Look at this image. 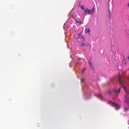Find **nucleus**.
I'll return each instance as SVG.
<instances>
[{"label":"nucleus","mask_w":129,"mask_h":129,"mask_svg":"<svg viewBox=\"0 0 129 129\" xmlns=\"http://www.w3.org/2000/svg\"><path fill=\"white\" fill-rule=\"evenodd\" d=\"M119 81L120 84L124 89L126 93L128 94H129V90H128L126 89V87L124 86L123 82L121 80V77L119 75Z\"/></svg>","instance_id":"nucleus-1"},{"label":"nucleus","mask_w":129,"mask_h":129,"mask_svg":"<svg viewBox=\"0 0 129 129\" xmlns=\"http://www.w3.org/2000/svg\"><path fill=\"white\" fill-rule=\"evenodd\" d=\"M77 39L79 42L80 43H82L81 45V47L85 45V43H83L85 39L82 36H79V37L77 38Z\"/></svg>","instance_id":"nucleus-2"},{"label":"nucleus","mask_w":129,"mask_h":129,"mask_svg":"<svg viewBox=\"0 0 129 129\" xmlns=\"http://www.w3.org/2000/svg\"><path fill=\"white\" fill-rule=\"evenodd\" d=\"M108 104L111 105L112 106L114 107L116 110H118L120 108V106L116 103L112 102L111 101H109Z\"/></svg>","instance_id":"nucleus-3"},{"label":"nucleus","mask_w":129,"mask_h":129,"mask_svg":"<svg viewBox=\"0 0 129 129\" xmlns=\"http://www.w3.org/2000/svg\"><path fill=\"white\" fill-rule=\"evenodd\" d=\"M120 88L121 87L119 88L117 91V89H115L113 90H110L109 91V92L110 93H114L115 94H118L120 91Z\"/></svg>","instance_id":"nucleus-4"},{"label":"nucleus","mask_w":129,"mask_h":129,"mask_svg":"<svg viewBox=\"0 0 129 129\" xmlns=\"http://www.w3.org/2000/svg\"><path fill=\"white\" fill-rule=\"evenodd\" d=\"M124 102L126 104H128L129 106V96L127 95H126L124 96Z\"/></svg>","instance_id":"nucleus-5"},{"label":"nucleus","mask_w":129,"mask_h":129,"mask_svg":"<svg viewBox=\"0 0 129 129\" xmlns=\"http://www.w3.org/2000/svg\"><path fill=\"white\" fill-rule=\"evenodd\" d=\"M85 13H83L82 14H87L90 15L91 13V10L88 8H86L84 10Z\"/></svg>","instance_id":"nucleus-6"},{"label":"nucleus","mask_w":129,"mask_h":129,"mask_svg":"<svg viewBox=\"0 0 129 129\" xmlns=\"http://www.w3.org/2000/svg\"><path fill=\"white\" fill-rule=\"evenodd\" d=\"M108 13H109L108 15L109 16V19L110 20V16H111V12L110 11V10H108Z\"/></svg>","instance_id":"nucleus-7"},{"label":"nucleus","mask_w":129,"mask_h":129,"mask_svg":"<svg viewBox=\"0 0 129 129\" xmlns=\"http://www.w3.org/2000/svg\"><path fill=\"white\" fill-rule=\"evenodd\" d=\"M98 97L101 100H102L103 98L101 94H99L98 95Z\"/></svg>","instance_id":"nucleus-8"},{"label":"nucleus","mask_w":129,"mask_h":129,"mask_svg":"<svg viewBox=\"0 0 129 129\" xmlns=\"http://www.w3.org/2000/svg\"><path fill=\"white\" fill-rule=\"evenodd\" d=\"M85 30L86 33H88L89 34L90 32V29L88 28V29H86Z\"/></svg>","instance_id":"nucleus-9"},{"label":"nucleus","mask_w":129,"mask_h":129,"mask_svg":"<svg viewBox=\"0 0 129 129\" xmlns=\"http://www.w3.org/2000/svg\"><path fill=\"white\" fill-rule=\"evenodd\" d=\"M94 8H93L91 10V13L92 14H93L94 13Z\"/></svg>","instance_id":"nucleus-10"},{"label":"nucleus","mask_w":129,"mask_h":129,"mask_svg":"<svg viewBox=\"0 0 129 129\" xmlns=\"http://www.w3.org/2000/svg\"><path fill=\"white\" fill-rule=\"evenodd\" d=\"M81 9H83V10H84V9H85L84 8V5H82V6H81Z\"/></svg>","instance_id":"nucleus-11"},{"label":"nucleus","mask_w":129,"mask_h":129,"mask_svg":"<svg viewBox=\"0 0 129 129\" xmlns=\"http://www.w3.org/2000/svg\"><path fill=\"white\" fill-rule=\"evenodd\" d=\"M75 21L77 23H79L80 24H82L81 22L80 21H78L77 20H75Z\"/></svg>","instance_id":"nucleus-12"},{"label":"nucleus","mask_w":129,"mask_h":129,"mask_svg":"<svg viewBox=\"0 0 129 129\" xmlns=\"http://www.w3.org/2000/svg\"><path fill=\"white\" fill-rule=\"evenodd\" d=\"M85 70V68H84V69L83 70H82V73H83L84 71Z\"/></svg>","instance_id":"nucleus-13"},{"label":"nucleus","mask_w":129,"mask_h":129,"mask_svg":"<svg viewBox=\"0 0 129 129\" xmlns=\"http://www.w3.org/2000/svg\"><path fill=\"white\" fill-rule=\"evenodd\" d=\"M124 62V64H126V62L125 61V60L124 59H123V63Z\"/></svg>","instance_id":"nucleus-14"},{"label":"nucleus","mask_w":129,"mask_h":129,"mask_svg":"<svg viewBox=\"0 0 129 129\" xmlns=\"http://www.w3.org/2000/svg\"><path fill=\"white\" fill-rule=\"evenodd\" d=\"M89 64H90V66L91 68H92L93 69V68H92V64H91V63L90 62H89Z\"/></svg>","instance_id":"nucleus-15"},{"label":"nucleus","mask_w":129,"mask_h":129,"mask_svg":"<svg viewBox=\"0 0 129 129\" xmlns=\"http://www.w3.org/2000/svg\"><path fill=\"white\" fill-rule=\"evenodd\" d=\"M128 109V108H124V110L126 111H127Z\"/></svg>","instance_id":"nucleus-16"},{"label":"nucleus","mask_w":129,"mask_h":129,"mask_svg":"<svg viewBox=\"0 0 129 129\" xmlns=\"http://www.w3.org/2000/svg\"><path fill=\"white\" fill-rule=\"evenodd\" d=\"M84 81V79H82L81 80V82H83Z\"/></svg>","instance_id":"nucleus-17"},{"label":"nucleus","mask_w":129,"mask_h":129,"mask_svg":"<svg viewBox=\"0 0 129 129\" xmlns=\"http://www.w3.org/2000/svg\"><path fill=\"white\" fill-rule=\"evenodd\" d=\"M127 5L128 6V7H129V3H128L127 4Z\"/></svg>","instance_id":"nucleus-18"},{"label":"nucleus","mask_w":129,"mask_h":129,"mask_svg":"<svg viewBox=\"0 0 129 129\" xmlns=\"http://www.w3.org/2000/svg\"><path fill=\"white\" fill-rule=\"evenodd\" d=\"M80 58H78V60H80Z\"/></svg>","instance_id":"nucleus-19"},{"label":"nucleus","mask_w":129,"mask_h":129,"mask_svg":"<svg viewBox=\"0 0 129 129\" xmlns=\"http://www.w3.org/2000/svg\"><path fill=\"white\" fill-rule=\"evenodd\" d=\"M110 0H108V2H110Z\"/></svg>","instance_id":"nucleus-20"}]
</instances>
